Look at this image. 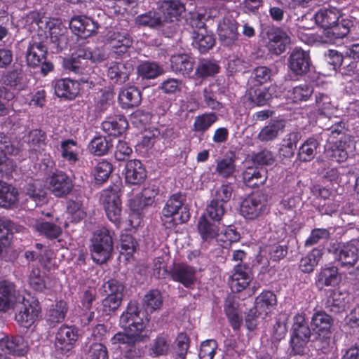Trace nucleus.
Here are the masks:
<instances>
[{
    "label": "nucleus",
    "mask_w": 359,
    "mask_h": 359,
    "mask_svg": "<svg viewBox=\"0 0 359 359\" xmlns=\"http://www.w3.org/2000/svg\"><path fill=\"white\" fill-rule=\"evenodd\" d=\"M148 323L137 303L130 301L119 319V325L124 331L117 332L111 338V344L117 346L126 358L139 357L140 351L136 348V344L149 337Z\"/></svg>",
    "instance_id": "nucleus-1"
},
{
    "label": "nucleus",
    "mask_w": 359,
    "mask_h": 359,
    "mask_svg": "<svg viewBox=\"0 0 359 359\" xmlns=\"http://www.w3.org/2000/svg\"><path fill=\"white\" fill-rule=\"evenodd\" d=\"M316 23L325 29L327 41L332 43H337L338 41L345 37L358 39L355 36L353 32V21L347 18H344L340 14L339 10L334 7L322 8L319 9L313 16Z\"/></svg>",
    "instance_id": "nucleus-2"
},
{
    "label": "nucleus",
    "mask_w": 359,
    "mask_h": 359,
    "mask_svg": "<svg viewBox=\"0 0 359 359\" xmlns=\"http://www.w3.org/2000/svg\"><path fill=\"white\" fill-rule=\"evenodd\" d=\"M107 55L102 49L92 50L87 46H80L69 57L63 60V67L68 73L88 75L93 72V68L97 63L104 62Z\"/></svg>",
    "instance_id": "nucleus-3"
},
{
    "label": "nucleus",
    "mask_w": 359,
    "mask_h": 359,
    "mask_svg": "<svg viewBox=\"0 0 359 359\" xmlns=\"http://www.w3.org/2000/svg\"><path fill=\"white\" fill-rule=\"evenodd\" d=\"M185 197L181 194H172L166 201L161 213V219L166 229H172L185 223L190 218L189 210L184 205Z\"/></svg>",
    "instance_id": "nucleus-4"
},
{
    "label": "nucleus",
    "mask_w": 359,
    "mask_h": 359,
    "mask_svg": "<svg viewBox=\"0 0 359 359\" xmlns=\"http://www.w3.org/2000/svg\"><path fill=\"white\" fill-rule=\"evenodd\" d=\"M90 250L93 260L97 264H104L110 258L113 240L109 229L102 227L94 233Z\"/></svg>",
    "instance_id": "nucleus-5"
},
{
    "label": "nucleus",
    "mask_w": 359,
    "mask_h": 359,
    "mask_svg": "<svg viewBox=\"0 0 359 359\" xmlns=\"http://www.w3.org/2000/svg\"><path fill=\"white\" fill-rule=\"evenodd\" d=\"M241 214L247 219H255L269 212L267 196L256 192L245 198L241 205Z\"/></svg>",
    "instance_id": "nucleus-6"
},
{
    "label": "nucleus",
    "mask_w": 359,
    "mask_h": 359,
    "mask_svg": "<svg viewBox=\"0 0 359 359\" xmlns=\"http://www.w3.org/2000/svg\"><path fill=\"white\" fill-rule=\"evenodd\" d=\"M118 192L119 188L116 186L103 190L100 196V201L107 218L116 227L119 226L121 214V201Z\"/></svg>",
    "instance_id": "nucleus-7"
},
{
    "label": "nucleus",
    "mask_w": 359,
    "mask_h": 359,
    "mask_svg": "<svg viewBox=\"0 0 359 359\" xmlns=\"http://www.w3.org/2000/svg\"><path fill=\"white\" fill-rule=\"evenodd\" d=\"M80 337L79 330L74 325H62L57 330L54 346L60 354H68L76 345Z\"/></svg>",
    "instance_id": "nucleus-8"
},
{
    "label": "nucleus",
    "mask_w": 359,
    "mask_h": 359,
    "mask_svg": "<svg viewBox=\"0 0 359 359\" xmlns=\"http://www.w3.org/2000/svg\"><path fill=\"white\" fill-rule=\"evenodd\" d=\"M262 34L267 49L273 55H279L284 53L290 43V36L279 27H266L263 29Z\"/></svg>",
    "instance_id": "nucleus-9"
},
{
    "label": "nucleus",
    "mask_w": 359,
    "mask_h": 359,
    "mask_svg": "<svg viewBox=\"0 0 359 359\" xmlns=\"http://www.w3.org/2000/svg\"><path fill=\"white\" fill-rule=\"evenodd\" d=\"M107 41L110 53L116 58L129 56L128 53L133 48V39L127 30H114L109 32Z\"/></svg>",
    "instance_id": "nucleus-10"
},
{
    "label": "nucleus",
    "mask_w": 359,
    "mask_h": 359,
    "mask_svg": "<svg viewBox=\"0 0 359 359\" xmlns=\"http://www.w3.org/2000/svg\"><path fill=\"white\" fill-rule=\"evenodd\" d=\"M39 313L40 308L35 301L22 298L20 304L16 306L15 320L20 326L28 328L37 320Z\"/></svg>",
    "instance_id": "nucleus-11"
},
{
    "label": "nucleus",
    "mask_w": 359,
    "mask_h": 359,
    "mask_svg": "<svg viewBox=\"0 0 359 359\" xmlns=\"http://www.w3.org/2000/svg\"><path fill=\"white\" fill-rule=\"evenodd\" d=\"M44 22L49 29L50 48L53 52H59L66 48L68 44L67 29L58 20L53 19Z\"/></svg>",
    "instance_id": "nucleus-12"
},
{
    "label": "nucleus",
    "mask_w": 359,
    "mask_h": 359,
    "mask_svg": "<svg viewBox=\"0 0 359 359\" xmlns=\"http://www.w3.org/2000/svg\"><path fill=\"white\" fill-rule=\"evenodd\" d=\"M48 189L56 197H64L73 189L72 179L64 172L57 170L48 179Z\"/></svg>",
    "instance_id": "nucleus-13"
},
{
    "label": "nucleus",
    "mask_w": 359,
    "mask_h": 359,
    "mask_svg": "<svg viewBox=\"0 0 359 359\" xmlns=\"http://www.w3.org/2000/svg\"><path fill=\"white\" fill-rule=\"evenodd\" d=\"M237 25L236 21L229 15H224L218 20L217 32L223 45L230 46L238 41Z\"/></svg>",
    "instance_id": "nucleus-14"
},
{
    "label": "nucleus",
    "mask_w": 359,
    "mask_h": 359,
    "mask_svg": "<svg viewBox=\"0 0 359 359\" xmlns=\"http://www.w3.org/2000/svg\"><path fill=\"white\" fill-rule=\"evenodd\" d=\"M358 248L354 241L339 243L333 250L334 259L341 267L353 266L358 260Z\"/></svg>",
    "instance_id": "nucleus-15"
},
{
    "label": "nucleus",
    "mask_w": 359,
    "mask_h": 359,
    "mask_svg": "<svg viewBox=\"0 0 359 359\" xmlns=\"http://www.w3.org/2000/svg\"><path fill=\"white\" fill-rule=\"evenodd\" d=\"M252 278L250 268L246 264H238L229 277V285L233 292H240L247 288Z\"/></svg>",
    "instance_id": "nucleus-16"
},
{
    "label": "nucleus",
    "mask_w": 359,
    "mask_h": 359,
    "mask_svg": "<svg viewBox=\"0 0 359 359\" xmlns=\"http://www.w3.org/2000/svg\"><path fill=\"white\" fill-rule=\"evenodd\" d=\"M21 147H15L11 142L8 137L0 133V176L10 173L13 168V162L7 155H16Z\"/></svg>",
    "instance_id": "nucleus-17"
},
{
    "label": "nucleus",
    "mask_w": 359,
    "mask_h": 359,
    "mask_svg": "<svg viewBox=\"0 0 359 359\" xmlns=\"http://www.w3.org/2000/svg\"><path fill=\"white\" fill-rule=\"evenodd\" d=\"M69 27L75 35L86 39L97 32L98 24L88 16L76 15L71 19Z\"/></svg>",
    "instance_id": "nucleus-18"
},
{
    "label": "nucleus",
    "mask_w": 359,
    "mask_h": 359,
    "mask_svg": "<svg viewBox=\"0 0 359 359\" xmlns=\"http://www.w3.org/2000/svg\"><path fill=\"white\" fill-rule=\"evenodd\" d=\"M311 59L307 51L302 48H295L288 58L290 69L297 75L306 74L310 69Z\"/></svg>",
    "instance_id": "nucleus-19"
},
{
    "label": "nucleus",
    "mask_w": 359,
    "mask_h": 359,
    "mask_svg": "<svg viewBox=\"0 0 359 359\" xmlns=\"http://www.w3.org/2000/svg\"><path fill=\"white\" fill-rule=\"evenodd\" d=\"M0 348L15 356H24L29 351V344L22 336H6L0 339Z\"/></svg>",
    "instance_id": "nucleus-20"
},
{
    "label": "nucleus",
    "mask_w": 359,
    "mask_h": 359,
    "mask_svg": "<svg viewBox=\"0 0 359 359\" xmlns=\"http://www.w3.org/2000/svg\"><path fill=\"white\" fill-rule=\"evenodd\" d=\"M0 81L13 89L22 90L27 85V79L20 65H13L8 71H0Z\"/></svg>",
    "instance_id": "nucleus-21"
},
{
    "label": "nucleus",
    "mask_w": 359,
    "mask_h": 359,
    "mask_svg": "<svg viewBox=\"0 0 359 359\" xmlns=\"http://www.w3.org/2000/svg\"><path fill=\"white\" fill-rule=\"evenodd\" d=\"M197 29L193 32L192 44L201 53H205L211 49L215 43L214 34L208 31L203 24L197 23Z\"/></svg>",
    "instance_id": "nucleus-22"
},
{
    "label": "nucleus",
    "mask_w": 359,
    "mask_h": 359,
    "mask_svg": "<svg viewBox=\"0 0 359 359\" xmlns=\"http://www.w3.org/2000/svg\"><path fill=\"white\" fill-rule=\"evenodd\" d=\"M172 279L187 288H192L197 281L196 270L187 264H177L170 271Z\"/></svg>",
    "instance_id": "nucleus-23"
},
{
    "label": "nucleus",
    "mask_w": 359,
    "mask_h": 359,
    "mask_svg": "<svg viewBox=\"0 0 359 359\" xmlns=\"http://www.w3.org/2000/svg\"><path fill=\"white\" fill-rule=\"evenodd\" d=\"M23 144L28 150L36 154H41L47 146V137L44 131L35 128L30 130L22 137Z\"/></svg>",
    "instance_id": "nucleus-24"
},
{
    "label": "nucleus",
    "mask_w": 359,
    "mask_h": 359,
    "mask_svg": "<svg viewBox=\"0 0 359 359\" xmlns=\"http://www.w3.org/2000/svg\"><path fill=\"white\" fill-rule=\"evenodd\" d=\"M124 175L127 184L138 185L145 180L147 171L140 161L133 159L126 162Z\"/></svg>",
    "instance_id": "nucleus-25"
},
{
    "label": "nucleus",
    "mask_w": 359,
    "mask_h": 359,
    "mask_svg": "<svg viewBox=\"0 0 359 359\" xmlns=\"http://www.w3.org/2000/svg\"><path fill=\"white\" fill-rule=\"evenodd\" d=\"M341 280V276L338 271V268L334 266L326 265L322 267L315 277L316 285L319 289L337 286Z\"/></svg>",
    "instance_id": "nucleus-26"
},
{
    "label": "nucleus",
    "mask_w": 359,
    "mask_h": 359,
    "mask_svg": "<svg viewBox=\"0 0 359 359\" xmlns=\"http://www.w3.org/2000/svg\"><path fill=\"white\" fill-rule=\"evenodd\" d=\"M17 302L15 285L8 280L0 281V312L6 313L13 309Z\"/></svg>",
    "instance_id": "nucleus-27"
},
{
    "label": "nucleus",
    "mask_w": 359,
    "mask_h": 359,
    "mask_svg": "<svg viewBox=\"0 0 359 359\" xmlns=\"http://www.w3.org/2000/svg\"><path fill=\"white\" fill-rule=\"evenodd\" d=\"M332 318L324 311L315 313L311 322L313 332L322 339L330 338Z\"/></svg>",
    "instance_id": "nucleus-28"
},
{
    "label": "nucleus",
    "mask_w": 359,
    "mask_h": 359,
    "mask_svg": "<svg viewBox=\"0 0 359 359\" xmlns=\"http://www.w3.org/2000/svg\"><path fill=\"white\" fill-rule=\"evenodd\" d=\"M292 330L290 345L292 351L294 354L303 355L311 337V330L309 325H303L298 329L292 328Z\"/></svg>",
    "instance_id": "nucleus-29"
},
{
    "label": "nucleus",
    "mask_w": 359,
    "mask_h": 359,
    "mask_svg": "<svg viewBox=\"0 0 359 359\" xmlns=\"http://www.w3.org/2000/svg\"><path fill=\"white\" fill-rule=\"evenodd\" d=\"M276 297L271 291L262 292L255 299V310L262 318L270 313L276 305Z\"/></svg>",
    "instance_id": "nucleus-30"
},
{
    "label": "nucleus",
    "mask_w": 359,
    "mask_h": 359,
    "mask_svg": "<svg viewBox=\"0 0 359 359\" xmlns=\"http://www.w3.org/2000/svg\"><path fill=\"white\" fill-rule=\"evenodd\" d=\"M133 67L130 65L113 62L107 67V76L114 83H123L129 77Z\"/></svg>",
    "instance_id": "nucleus-31"
},
{
    "label": "nucleus",
    "mask_w": 359,
    "mask_h": 359,
    "mask_svg": "<svg viewBox=\"0 0 359 359\" xmlns=\"http://www.w3.org/2000/svg\"><path fill=\"white\" fill-rule=\"evenodd\" d=\"M184 11L185 6L180 0H170L163 2L161 6L163 22L178 20Z\"/></svg>",
    "instance_id": "nucleus-32"
},
{
    "label": "nucleus",
    "mask_w": 359,
    "mask_h": 359,
    "mask_svg": "<svg viewBox=\"0 0 359 359\" xmlns=\"http://www.w3.org/2000/svg\"><path fill=\"white\" fill-rule=\"evenodd\" d=\"M172 72L184 76H189L194 69V60L187 54L173 55L170 57Z\"/></svg>",
    "instance_id": "nucleus-33"
},
{
    "label": "nucleus",
    "mask_w": 359,
    "mask_h": 359,
    "mask_svg": "<svg viewBox=\"0 0 359 359\" xmlns=\"http://www.w3.org/2000/svg\"><path fill=\"white\" fill-rule=\"evenodd\" d=\"M80 84L70 79H61L55 83V93L59 97L67 100L74 99L79 92Z\"/></svg>",
    "instance_id": "nucleus-34"
},
{
    "label": "nucleus",
    "mask_w": 359,
    "mask_h": 359,
    "mask_svg": "<svg viewBox=\"0 0 359 359\" xmlns=\"http://www.w3.org/2000/svg\"><path fill=\"white\" fill-rule=\"evenodd\" d=\"M226 8L224 4L223 0H212L211 6L208 10L199 8L196 13V18L198 23L203 24L210 19L218 18L220 16L226 15Z\"/></svg>",
    "instance_id": "nucleus-35"
},
{
    "label": "nucleus",
    "mask_w": 359,
    "mask_h": 359,
    "mask_svg": "<svg viewBox=\"0 0 359 359\" xmlns=\"http://www.w3.org/2000/svg\"><path fill=\"white\" fill-rule=\"evenodd\" d=\"M267 171L263 167H249L243 172L244 183L250 187H258L265 183Z\"/></svg>",
    "instance_id": "nucleus-36"
},
{
    "label": "nucleus",
    "mask_w": 359,
    "mask_h": 359,
    "mask_svg": "<svg viewBox=\"0 0 359 359\" xmlns=\"http://www.w3.org/2000/svg\"><path fill=\"white\" fill-rule=\"evenodd\" d=\"M285 128V123L281 120H272L264 126L257 135V139L262 142L276 140Z\"/></svg>",
    "instance_id": "nucleus-37"
},
{
    "label": "nucleus",
    "mask_w": 359,
    "mask_h": 359,
    "mask_svg": "<svg viewBox=\"0 0 359 359\" xmlns=\"http://www.w3.org/2000/svg\"><path fill=\"white\" fill-rule=\"evenodd\" d=\"M141 100V93L135 86L123 88L118 95V102L123 109L137 107L140 104Z\"/></svg>",
    "instance_id": "nucleus-38"
},
{
    "label": "nucleus",
    "mask_w": 359,
    "mask_h": 359,
    "mask_svg": "<svg viewBox=\"0 0 359 359\" xmlns=\"http://www.w3.org/2000/svg\"><path fill=\"white\" fill-rule=\"evenodd\" d=\"M47 48L42 43L34 42L31 43L26 53V61L29 67H36L45 60Z\"/></svg>",
    "instance_id": "nucleus-39"
},
{
    "label": "nucleus",
    "mask_w": 359,
    "mask_h": 359,
    "mask_svg": "<svg viewBox=\"0 0 359 359\" xmlns=\"http://www.w3.org/2000/svg\"><path fill=\"white\" fill-rule=\"evenodd\" d=\"M235 161V153H226L222 158L217 160L216 172L224 178L230 177L236 171Z\"/></svg>",
    "instance_id": "nucleus-40"
},
{
    "label": "nucleus",
    "mask_w": 359,
    "mask_h": 359,
    "mask_svg": "<svg viewBox=\"0 0 359 359\" xmlns=\"http://www.w3.org/2000/svg\"><path fill=\"white\" fill-rule=\"evenodd\" d=\"M150 188H144L142 191V197H135L129 200V206L132 212H141L144 208L154 203V197L158 194V189L155 187H152V194H149Z\"/></svg>",
    "instance_id": "nucleus-41"
},
{
    "label": "nucleus",
    "mask_w": 359,
    "mask_h": 359,
    "mask_svg": "<svg viewBox=\"0 0 359 359\" xmlns=\"http://www.w3.org/2000/svg\"><path fill=\"white\" fill-rule=\"evenodd\" d=\"M60 153L65 161L73 165L79 160L80 148L76 141L67 139L61 142Z\"/></svg>",
    "instance_id": "nucleus-42"
},
{
    "label": "nucleus",
    "mask_w": 359,
    "mask_h": 359,
    "mask_svg": "<svg viewBox=\"0 0 359 359\" xmlns=\"http://www.w3.org/2000/svg\"><path fill=\"white\" fill-rule=\"evenodd\" d=\"M218 116L214 112H206L195 117L192 130L197 133L203 134L217 121Z\"/></svg>",
    "instance_id": "nucleus-43"
},
{
    "label": "nucleus",
    "mask_w": 359,
    "mask_h": 359,
    "mask_svg": "<svg viewBox=\"0 0 359 359\" xmlns=\"http://www.w3.org/2000/svg\"><path fill=\"white\" fill-rule=\"evenodd\" d=\"M323 254V249L314 248L299 262V269L304 273H309L314 270Z\"/></svg>",
    "instance_id": "nucleus-44"
},
{
    "label": "nucleus",
    "mask_w": 359,
    "mask_h": 359,
    "mask_svg": "<svg viewBox=\"0 0 359 359\" xmlns=\"http://www.w3.org/2000/svg\"><path fill=\"white\" fill-rule=\"evenodd\" d=\"M128 126L125 118L110 117L102 123V130L109 136H117L121 134Z\"/></svg>",
    "instance_id": "nucleus-45"
},
{
    "label": "nucleus",
    "mask_w": 359,
    "mask_h": 359,
    "mask_svg": "<svg viewBox=\"0 0 359 359\" xmlns=\"http://www.w3.org/2000/svg\"><path fill=\"white\" fill-rule=\"evenodd\" d=\"M313 93V87L308 83H302L293 87L287 92V97L293 102L307 101Z\"/></svg>",
    "instance_id": "nucleus-46"
},
{
    "label": "nucleus",
    "mask_w": 359,
    "mask_h": 359,
    "mask_svg": "<svg viewBox=\"0 0 359 359\" xmlns=\"http://www.w3.org/2000/svg\"><path fill=\"white\" fill-rule=\"evenodd\" d=\"M34 229L40 235L48 239H56L62 234V229L58 225L39 219L34 224Z\"/></svg>",
    "instance_id": "nucleus-47"
},
{
    "label": "nucleus",
    "mask_w": 359,
    "mask_h": 359,
    "mask_svg": "<svg viewBox=\"0 0 359 359\" xmlns=\"http://www.w3.org/2000/svg\"><path fill=\"white\" fill-rule=\"evenodd\" d=\"M318 146L319 142L316 138L309 137L306 140L299 148L298 158L299 161L309 162L313 159Z\"/></svg>",
    "instance_id": "nucleus-48"
},
{
    "label": "nucleus",
    "mask_w": 359,
    "mask_h": 359,
    "mask_svg": "<svg viewBox=\"0 0 359 359\" xmlns=\"http://www.w3.org/2000/svg\"><path fill=\"white\" fill-rule=\"evenodd\" d=\"M247 96L253 104L264 106L271 99V95L266 88L254 86L248 90Z\"/></svg>",
    "instance_id": "nucleus-49"
},
{
    "label": "nucleus",
    "mask_w": 359,
    "mask_h": 359,
    "mask_svg": "<svg viewBox=\"0 0 359 359\" xmlns=\"http://www.w3.org/2000/svg\"><path fill=\"white\" fill-rule=\"evenodd\" d=\"M325 155L331 161L344 162L348 158V151L345 147V144L340 140L332 145L327 144Z\"/></svg>",
    "instance_id": "nucleus-50"
},
{
    "label": "nucleus",
    "mask_w": 359,
    "mask_h": 359,
    "mask_svg": "<svg viewBox=\"0 0 359 359\" xmlns=\"http://www.w3.org/2000/svg\"><path fill=\"white\" fill-rule=\"evenodd\" d=\"M346 294L338 290H332L325 302V307L333 313H339L344 310L346 302Z\"/></svg>",
    "instance_id": "nucleus-51"
},
{
    "label": "nucleus",
    "mask_w": 359,
    "mask_h": 359,
    "mask_svg": "<svg viewBox=\"0 0 359 359\" xmlns=\"http://www.w3.org/2000/svg\"><path fill=\"white\" fill-rule=\"evenodd\" d=\"M163 68L155 62H144L137 67V74L142 79H152L163 73Z\"/></svg>",
    "instance_id": "nucleus-52"
},
{
    "label": "nucleus",
    "mask_w": 359,
    "mask_h": 359,
    "mask_svg": "<svg viewBox=\"0 0 359 359\" xmlns=\"http://www.w3.org/2000/svg\"><path fill=\"white\" fill-rule=\"evenodd\" d=\"M67 312V304L63 300L57 301L49 309L47 314L48 320L51 324L63 321Z\"/></svg>",
    "instance_id": "nucleus-53"
},
{
    "label": "nucleus",
    "mask_w": 359,
    "mask_h": 359,
    "mask_svg": "<svg viewBox=\"0 0 359 359\" xmlns=\"http://www.w3.org/2000/svg\"><path fill=\"white\" fill-rule=\"evenodd\" d=\"M18 201L17 191L7 183L0 180V206L8 208Z\"/></svg>",
    "instance_id": "nucleus-54"
},
{
    "label": "nucleus",
    "mask_w": 359,
    "mask_h": 359,
    "mask_svg": "<svg viewBox=\"0 0 359 359\" xmlns=\"http://www.w3.org/2000/svg\"><path fill=\"white\" fill-rule=\"evenodd\" d=\"M217 241L224 248H228L233 243L238 242L241 236L233 226H229L225 228L220 233H217Z\"/></svg>",
    "instance_id": "nucleus-55"
},
{
    "label": "nucleus",
    "mask_w": 359,
    "mask_h": 359,
    "mask_svg": "<svg viewBox=\"0 0 359 359\" xmlns=\"http://www.w3.org/2000/svg\"><path fill=\"white\" fill-rule=\"evenodd\" d=\"M219 67L215 62L209 60H201L196 68L195 75L198 78L212 76L219 72Z\"/></svg>",
    "instance_id": "nucleus-56"
},
{
    "label": "nucleus",
    "mask_w": 359,
    "mask_h": 359,
    "mask_svg": "<svg viewBox=\"0 0 359 359\" xmlns=\"http://www.w3.org/2000/svg\"><path fill=\"white\" fill-rule=\"evenodd\" d=\"M198 229L203 241H210L216 238L218 233L217 226L210 222L205 216L199 218Z\"/></svg>",
    "instance_id": "nucleus-57"
},
{
    "label": "nucleus",
    "mask_w": 359,
    "mask_h": 359,
    "mask_svg": "<svg viewBox=\"0 0 359 359\" xmlns=\"http://www.w3.org/2000/svg\"><path fill=\"white\" fill-rule=\"evenodd\" d=\"M271 76L272 72L269 67L265 66L258 67L253 70L249 83L253 86H261L270 81Z\"/></svg>",
    "instance_id": "nucleus-58"
},
{
    "label": "nucleus",
    "mask_w": 359,
    "mask_h": 359,
    "mask_svg": "<svg viewBox=\"0 0 359 359\" xmlns=\"http://www.w3.org/2000/svg\"><path fill=\"white\" fill-rule=\"evenodd\" d=\"M135 23L138 25L155 27L163 23V18L159 13L149 11L138 15L135 18Z\"/></svg>",
    "instance_id": "nucleus-59"
},
{
    "label": "nucleus",
    "mask_w": 359,
    "mask_h": 359,
    "mask_svg": "<svg viewBox=\"0 0 359 359\" xmlns=\"http://www.w3.org/2000/svg\"><path fill=\"white\" fill-rule=\"evenodd\" d=\"M144 305L147 312H153L159 309L162 305V297L157 290L149 291L144 297Z\"/></svg>",
    "instance_id": "nucleus-60"
},
{
    "label": "nucleus",
    "mask_w": 359,
    "mask_h": 359,
    "mask_svg": "<svg viewBox=\"0 0 359 359\" xmlns=\"http://www.w3.org/2000/svg\"><path fill=\"white\" fill-rule=\"evenodd\" d=\"M264 251L269 255L271 259L279 261L287 254V246L279 242L270 243L266 245Z\"/></svg>",
    "instance_id": "nucleus-61"
},
{
    "label": "nucleus",
    "mask_w": 359,
    "mask_h": 359,
    "mask_svg": "<svg viewBox=\"0 0 359 359\" xmlns=\"http://www.w3.org/2000/svg\"><path fill=\"white\" fill-rule=\"evenodd\" d=\"M316 105L318 112L325 116L332 114L334 109V104L330 97L323 93L316 95Z\"/></svg>",
    "instance_id": "nucleus-62"
},
{
    "label": "nucleus",
    "mask_w": 359,
    "mask_h": 359,
    "mask_svg": "<svg viewBox=\"0 0 359 359\" xmlns=\"http://www.w3.org/2000/svg\"><path fill=\"white\" fill-rule=\"evenodd\" d=\"M111 144L106 137L98 136L94 137L89 146V151L95 156H102L106 154Z\"/></svg>",
    "instance_id": "nucleus-63"
},
{
    "label": "nucleus",
    "mask_w": 359,
    "mask_h": 359,
    "mask_svg": "<svg viewBox=\"0 0 359 359\" xmlns=\"http://www.w3.org/2000/svg\"><path fill=\"white\" fill-rule=\"evenodd\" d=\"M300 139V135L298 133H291L287 135L280 149V154L285 158H291L294 154L297 148V144Z\"/></svg>",
    "instance_id": "nucleus-64"
}]
</instances>
